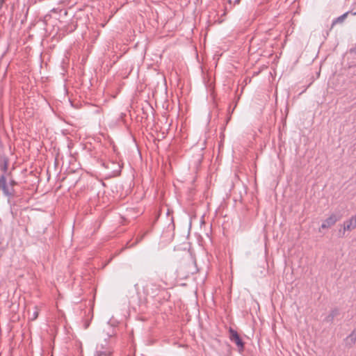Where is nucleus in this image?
Returning a JSON list of instances; mask_svg holds the SVG:
<instances>
[{
    "mask_svg": "<svg viewBox=\"0 0 356 356\" xmlns=\"http://www.w3.org/2000/svg\"><path fill=\"white\" fill-rule=\"evenodd\" d=\"M9 185L10 187H15V186H17V183L16 181H15L13 179H12L11 177L9 178Z\"/></svg>",
    "mask_w": 356,
    "mask_h": 356,
    "instance_id": "13",
    "label": "nucleus"
},
{
    "mask_svg": "<svg viewBox=\"0 0 356 356\" xmlns=\"http://www.w3.org/2000/svg\"><path fill=\"white\" fill-rule=\"evenodd\" d=\"M159 215H158V216L156 217L155 220L154 221V222H153V223H154V222H155V221L157 220V218H159Z\"/></svg>",
    "mask_w": 356,
    "mask_h": 356,
    "instance_id": "16",
    "label": "nucleus"
},
{
    "mask_svg": "<svg viewBox=\"0 0 356 356\" xmlns=\"http://www.w3.org/2000/svg\"><path fill=\"white\" fill-rule=\"evenodd\" d=\"M160 286L154 283L147 284L143 287V291L145 295L147 296H150L152 298L158 295V293L160 291Z\"/></svg>",
    "mask_w": 356,
    "mask_h": 356,
    "instance_id": "3",
    "label": "nucleus"
},
{
    "mask_svg": "<svg viewBox=\"0 0 356 356\" xmlns=\"http://www.w3.org/2000/svg\"><path fill=\"white\" fill-rule=\"evenodd\" d=\"M149 231L147 230V231L145 232L143 234L138 236L137 237L136 241V242L134 243L129 245V243H127V247L130 248V247L133 246L134 244H136V243L140 242L143 239V238L145 236V235L149 233Z\"/></svg>",
    "mask_w": 356,
    "mask_h": 356,
    "instance_id": "11",
    "label": "nucleus"
},
{
    "mask_svg": "<svg viewBox=\"0 0 356 356\" xmlns=\"http://www.w3.org/2000/svg\"><path fill=\"white\" fill-rule=\"evenodd\" d=\"M355 184H356V173H355Z\"/></svg>",
    "mask_w": 356,
    "mask_h": 356,
    "instance_id": "17",
    "label": "nucleus"
},
{
    "mask_svg": "<svg viewBox=\"0 0 356 356\" xmlns=\"http://www.w3.org/2000/svg\"><path fill=\"white\" fill-rule=\"evenodd\" d=\"M356 228V215L343 223V231H351Z\"/></svg>",
    "mask_w": 356,
    "mask_h": 356,
    "instance_id": "7",
    "label": "nucleus"
},
{
    "mask_svg": "<svg viewBox=\"0 0 356 356\" xmlns=\"http://www.w3.org/2000/svg\"><path fill=\"white\" fill-rule=\"evenodd\" d=\"M353 15H356V12H355V13H353Z\"/></svg>",
    "mask_w": 356,
    "mask_h": 356,
    "instance_id": "18",
    "label": "nucleus"
},
{
    "mask_svg": "<svg viewBox=\"0 0 356 356\" xmlns=\"http://www.w3.org/2000/svg\"><path fill=\"white\" fill-rule=\"evenodd\" d=\"M7 177L6 175H1L0 176V190L2 191L3 194L11 199L15 197H18L19 195L15 191L13 187H10L9 184L7 182Z\"/></svg>",
    "mask_w": 356,
    "mask_h": 356,
    "instance_id": "1",
    "label": "nucleus"
},
{
    "mask_svg": "<svg viewBox=\"0 0 356 356\" xmlns=\"http://www.w3.org/2000/svg\"><path fill=\"white\" fill-rule=\"evenodd\" d=\"M339 314V310L337 308L332 309L329 314L325 318L324 321L332 323L335 317Z\"/></svg>",
    "mask_w": 356,
    "mask_h": 356,
    "instance_id": "8",
    "label": "nucleus"
},
{
    "mask_svg": "<svg viewBox=\"0 0 356 356\" xmlns=\"http://www.w3.org/2000/svg\"><path fill=\"white\" fill-rule=\"evenodd\" d=\"M348 13H349L348 12H346L344 14L341 15V16H339V17H337L336 19H334L332 21L331 29H332L333 26L335 24H341V23H343L344 22V20L346 19V18L347 17Z\"/></svg>",
    "mask_w": 356,
    "mask_h": 356,
    "instance_id": "10",
    "label": "nucleus"
},
{
    "mask_svg": "<svg viewBox=\"0 0 356 356\" xmlns=\"http://www.w3.org/2000/svg\"><path fill=\"white\" fill-rule=\"evenodd\" d=\"M343 341L346 348H351L356 343V329H354L351 333L344 339Z\"/></svg>",
    "mask_w": 356,
    "mask_h": 356,
    "instance_id": "4",
    "label": "nucleus"
},
{
    "mask_svg": "<svg viewBox=\"0 0 356 356\" xmlns=\"http://www.w3.org/2000/svg\"><path fill=\"white\" fill-rule=\"evenodd\" d=\"M33 309L34 310L31 314L30 313L29 310H28L29 320L31 321H33L38 318L40 312V309L38 306H35Z\"/></svg>",
    "mask_w": 356,
    "mask_h": 356,
    "instance_id": "9",
    "label": "nucleus"
},
{
    "mask_svg": "<svg viewBox=\"0 0 356 356\" xmlns=\"http://www.w3.org/2000/svg\"><path fill=\"white\" fill-rule=\"evenodd\" d=\"M112 354L111 352L108 350H97L95 356H111Z\"/></svg>",
    "mask_w": 356,
    "mask_h": 356,
    "instance_id": "12",
    "label": "nucleus"
},
{
    "mask_svg": "<svg viewBox=\"0 0 356 356\" xmlns=\"http://www.w3.org/2000/svg\"><path fill=\"white\" fill-rule=\"evenodd\" d=\"M339 217H337L335 214H332L322 223L321 228L326 229L334 225L338 220Z\"/></svg>",
    "mask_w": 356,
    "mask_h": 356,
    "instance_id": "6",
    "label": "nucleus"
},
{
    "mask_svg": "<svg viewBox=\"0 0 356 356\" xmlns=\"http://www.w3.org/2000/svg\"><path fill=\"white\" fill-rule=\"evenodd\" d=\"M5 0H0V6H2Z\"/></svg>",
    "mask_w": 356,
    "mask_h": 356,
    "instance_id": "15",
    "label": "nucleus"
},
{
    "mask_svg": "<svg viewBox=\"0 0 356 356\" xmlns=\"http://www.w3.org/2000/svg\"><path fill=\"white\" fill-rule=\"evenodd\" d=\"M229 332L230 340L236 343L238 347V352L242 353L245 349V343L241 339V337L238 332L232 327L229 328Z\"/></svg>",
    "mask_w": 356,
    "mask_h": 356,
    "instance_id": "2",
    "label": "nucleus"
},
{
    "mask_svg": "<svg viewBox=\"0 0 356 356\" xmlns=\"http://www.w3.org/2000/svg\"><path fill=\"white\" fill-rule=\"evenodd\" d=\"M9 164V159L6 156H1L0 157V169L3 172L2 175H6L8 177H10V172L8 173V168Z\"/></svg>",
    "mask_w": 356,
    "mask_h": 356,
    "instance_id": "5",
    "label": "nucleus"
},
{
    "mask_svg": "<svg viewBox=\"0 0 356 356\" xmlns=\"http://www.w3.org/2000/svg\"><path fill=\"white\" fill-rule=\"evenodd\" d=\"M241 0H234V5H236V4H239Z\"/></svg>",
    "mask_w": 356,
    "mask_h": 356,
    "instance_id": "14",
    "label": "nucleus"
}]
</instances>
